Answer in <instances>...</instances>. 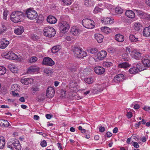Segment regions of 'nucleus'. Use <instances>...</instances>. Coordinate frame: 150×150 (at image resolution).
<instances>
[{"mask_svg":"<svg viewBox=\"0 0 150 150\" xmlns=\"http://www.w3.org/2000/svg\"><path fill=\"white\" fill-rule=\"evenodd\" d=\"M24 15V13L21 11H14L11 15L10 19L13 22L17 23L21 21L23 19Z\"/></svg>","mask_w":150,"mask_h":150,"instance_id":"nucleus-1","label":"nucleus"},{"mask_svg":"<svg viewBox=\"0 0 150 150\" xmlns=\"http://www.w3.org/2000/svg\"><path fill=\"white\" fill-rule=\"evenodd\" d=\"M1 55L2 57L8 59L18 60L19 58V57L17 54L11 51L3 53Z\"/></svg>","mask_w":150,"mask_h":150,"instance_id":"nucleus-2","label":"nucleus"},{"mask_svg":"<svg viewBox=\"0 0 150 150\" xmlns=\"http://www.w3.org/2000/svg\"><path fill=\"white\" fill-rule=\"evenodd\" d=\"M43 34L45 36L47 37L51 38L55 35L56 31L53 28L48 26L44 28L43 30Z\"/></svg>","mask_w":150,"mask_h":150,"instance_id":"nucleus-3","label":"nucleus"},{"mask_svg":"<svg viewBox=\"0 0 150 150\" xmlns=\"http://www.w3.org/2000/svg\"><path fill=\"white\" fill-rule=\"evenodd\" d=\"M7 147L11 150H21V146L19 141L16 140L13 142H9L8 143Z\"/></svg>","mask_w":150,"mask_h":150,"instance_id":"nucleus-4","label":"nucleus"},{"mask_svg":"<svg viewBox=\"0 0 150 150\" xmlns=\"http://www.w3.org/2000/svg\"><path fill=\"white\" fill-rule=\"evenodd\" d=\"M79 82V80L77 77H76L75 78H72L69 83L71 92H75L78 91V87L77 86Z\"/></svg>","mask_w":150,"mask_h":150,"instance_id":"nucleus-5","label":"nucleus"},{"mask_svg":"<svg viewBox=\"0 0 150 150\" xmlns=\"http://www.w3.org/2000/svg\"><path fill=\"white\" fill-rule=\"evenodd\" d=\"M74 56L78 58H81L87 56L86 53L82 51V49L79 47H76L74 49Z\"/></svg>","mask_w":150,"mask_h":150,"instance_id":"nucleus-6","label":"nucleus"},{"mask_svg":"<svg viewBox=\"0 0 150 150\" xmlns=\"http://www.w3.org/2000/svg\"><path fill=\"white\" fill-rule=\"evenodd\" d=\"M82 23L83 26L88 29H92L94 27L95 23L92 20L88 18L83 19Z\"/></svg>","mask_w":150,"mask_h":150,"instance_id":"nucleus-7","label":"nucleus"},{"mask_svg":"<svg viewBox=\"0 0 150 150\" xmlns=\"http://www.w3.org/2000/svg\"><path fill=\"white\" fill-rule=\"evenodd\" d=\"M59 30L62 33H65L68 31L70 26L68 23L65 21H62L59 24Z\"/></svg>","mask_w":150,"mask_h":150,"instance_id":"nucleus-8","label":"nucleus"},{"mask_svg":"<svg viewBox=\"0 0 150 150\" xmlns=\"http://www.w3.org/2000/svg\"><path fill=\"white\" fill-rule=\"evenodd\" d=\"M26 13L28 18L30 20L34 19L38 16L36 11L31 8L28 9L26 11Z\"/></svg>","mask_w":150,"mask_h":150,"instance_id":"nucleus-9","label":"nucleus"},{"mask_svg":"<svg viewBox=\"0 0 150 150\" xmlns=\"http://www.w3.org/2000/svg\"><path fill=\"white\" fill-rule=\"evenodd\" d=\"M106 55L107 52L106 51L101 50L95 56L94 59L96 62L102 60L106 57Z\"/></svg>","mask_w":150,"mask_h":150,"instance_id":"nucleus-10","label":"nucleus"},{"mask_svg":"<svg viewBox=\"0 0 150 150\" xmlns=\"http://www.w3.org/2000/svg\"><path fill=\"white\" fill-rule=\"evenodd\" d=\"M42 63L45 65L50 66L53 65L54 62L51 58L46 57L44 58Z\"/></svg>","mask_w":150,"mask_h":150,"instance_id":"nucleus-11","label":"nucleus"},{"mask_svg":"<svg viewBox=\"0 0 150 150\" xmlns=\"http://www.w3.org/2000/svg\"><path fill=\"white\" fill-rule=\"evenodd\" d=\"M94 70L98 75L103 74L105 71V69L100 66H96L94 68Z\"/></svg>","mask_w":150,"mask_h":150,"instance_id":"nucleus-12","label":"nucleus"},{"mask_svg":"<svg viewBox=\"0 0 150 150\" xmlns=\"http://www.w3.org/2000/svg\"><path fill=\"white\" fill-rule=\"evenodd\" d=\"M54 94V89L52 87H49L47 88L46 92V96L49 98H52Z\"/></svg>","mask_w":150,"mask_h":150,"instance_id":"nucleus-13","label":"nucleus"},{"mask_svg":"<svg viewBox=\"0 0 150 150\" xmlns=\"http://www.w3.org/2000/svg\"><path fill=\"white\" fill-rule=\"evenodd\" d=\"M71 32L73 35L77 36L81 33V30L79 29L78 27L73 26L71 28Z\"/></svg>","mask_w":150,"mask_h":150,"instance_id":"nucleus-14","label":"nucleus"},{"mask_svg":"<svg viewBox=\"0 0 150 150\" xmlns=\"http://www.w3.org/2000/svg\"><path fill=\"white\" fill-rule=\"evenodd\" d=\"M124 79V75L122 74H119L116 75L113 79V81L116 83H119Z\"/></svg>","mask_w":150,"mask_h":150,"instance_id":"nucleus-15","label":"nucleus"},{"mask_svg":"<svg viewBox=\"0 0 150 150\" xmlns=\"http://www.w3.org/2000/svg\"><path fill=\"white\" fill-rule=\"evenodd\" d=\"M101 21L105 25L111 24L114 22L113 20L108 17L103 18Z\"/></svg>","mask_w":150,"mask_h":150,"instance_id":"nucleus-16","label":"nucleus"},{"mask_svg":"<svg viewBox=\"0 0 150 150\" xmlns=\"http://www.w3.org/2000/svg\"><path fill=\"white\" fill-rule=\"evenodd\" d=\"M8 41L5 39H2L0 42V48L4 49L9 44Z\"/></svg>","mask_w":150,"mask_h":150,"instance_id":"nucleus-17","label":"nucleus"},{"mask_svg":"<svg viewBox=\"0 0 150 150\" xmlns=\"http://www.w3.org/2000/svg\"><path fill=\"white\" fill-rule=\"evenodd\" d=\"M94 37L98 43H101L103 41L104 37L101 34L96 33L94 35Z\"/></svg>","mask_w":150,"mask_h":150,"instance_id":"nucleus-18","label":"nucleus"},{"mask_svg":"<svg viewBox=\"0 0 150 150\" xmlns=\"http://www.w3.org/2000/svg\"><path fill=\"white\" fill-rule=\"evenodd\" d=\"M33 81V79L32 78H25L22 79L21 80V83L24 85H28L32 83Z\"/></svg>","mask_w":150,"mask_h":150,"instance_id":"nucleus-19","label":"nucleus"},{"mask_svg":"<svg viewBox=\"0 0 150 150\" xmlns=\"http://www.w3.org/2000/svg\"><path fill=\"white\" fill-rule=\"evenodd\" d=\"M47 20L48 23L51 24H54L56 23L57 21L56 18L52 16H48Z\"/></svg>","mask_w":150,"mask_h":150,"instance_id":"nucleus-20","label":"nucleus"},{"mask_svg":"<svg viewBox=\"0 0 150 150\" xmlns=\"http://www.w3.org/2000/svg\"><path fill=\"white\" fill-rule=\"evenodd\" d=\"M130 55L132 57L136 59H139L141 56L140 53L135 51H132Z\"/></svg>","mask_w":150,"mask_h":150,"instance_id":"nucleus-21","label":"nucleus"},{"mask_svg":"<svg viewBox=\"0 0 150 150\" xmlns=\"http://www.w3.org/2000/svg\"><path fill=\"white\" fill-rule=\"evenodd\" d=\"M24 31L23 27L22 26H19L15 28L14 32L16 34L20 35Z\"/></svg>","mask_w":150,"mask_h":150,"instance_id":"nucleus-22","label":"nucleus"},{"mask_svg":"<svg viewBox=\"0 0 150 150\" xmlns=\"http://www.w3.org/2000/svg\"><path fill=\"white\" fill-rule=\"evenodd\" d=\"M133 28L135 30L138 31L142 28V26L141 23L135 22L133 23Z\"/></svg>","mask_w":150,"mask_h":150,"instance_id":"nucleus-23","label":"nucleus"},{"mask_svg":"<svg viewBox=\"0 0 150 150\" xmlns=\"http://www.w3.org/2000/svg\"><path fill=\"white\" fill-rule=\"evenodd\" d=\"M126 16L129 18H133L135 17V13L131 10H127L125 12Z\"/></svg>","mask_w":150,"mask_h":150,"instance_id":"nucleus-24","label":"nucleus"},{"mask_svg":"<svg viewBox=\"0 0 150 150\" xmlns=\"http://www.w3.org/2000/svg\"><path fill=\"white\" fill-rule=\"evenodd\" d=\"M130 66L128 62H123L122 63L119 64L118 67L120 68H123L124 69H126L129 68Z\"/></svg>","mask_w":150,"mask_h":150,"instance_id":"nucleus-25","label":"nucleus"},{"mask_svg":"<svg viewBox=\"0 0 150 150\" xmlns=\"http://www.w3.org/2000/svg\"><path fill=\"white\" fill-rule=\"evenodd\" d=\"M115 40L119 42H122L124 40V36L120 34H117L115 35Z\"/></svg>","mask_w":150,"mask_h":150,"instance_id":"nucleus-26","label":"nucleus"},{"mask_svg":"<svg viewBox=\"0 0 150 150\" xmlns=\"http://www.w3.org/2000/svg\"><path fill=\"white\" fill-rule=\"evenodd\" d=\"M136 13H137V15L142 18H145V16L146 13L144 12L139 10H136Z\"/></svg>","mask_w":150,"mask_h":150,"instance_id":"nucleus-27","label":"nucleus"},{"mask_svg":"<svg viewBox=\"0 0 150 150\" xmlns=\"http://www.w3.org/2000/svg\"><path fill=\"white\" fill-rule=\"evenodd\" d=\"M136 67L137 68L139 71H141L146 69V68L145 67L142 63H138L136 65Z\"/></svg>","mask_w":150,"mask_h":150,"instance_id":"nucleus-28","label":"nucleus"},{"mask_svg":"<svg viewBox=\"0 0 150 150\" xmlns=\"http://www.w3.org/2000/svg\"><path fill=\"white\" fill-rule=\"evenodd\" d=\"M100 29L103 32L106 34L110 33L112 31L110 28L107 27H102Z\"/></svg>","mask_w":150,"mask_h":150,"instance_id":"nucleus-29","label":"nucleus"},{"mask_svg":"<svg viewBox=\"0 0 150 150\" xmlns=\"http://www.w3.org/2000/svg\"><path fill=\"white\" fill-rule=\"evenodd\" d=\"M84 4L87 6H91L94 5V3L93 0H85Z\"/></svg>","mask_w":150,"mask_h":150,"instance_id":"nucleus-30","label":"nucleus"},{"mask_svg":"<svg viewBox=\"0 0 150 150\" xmlns=\"http://www.w3.org/2000/svg\"><path fill=\"white\" fill-rule=\"evenodd\" d=\"M142 62L145 67H150V60L147 59H145L142 61Z\"/></svg>","mask_w":150,"mask_h":150,"instance_id":"nucleus-31","label":"nucleus"},{"mask_svg":"<svg viewBox=\"0 0 150 150\" xmlns=\"http://www.w3.org/2000/svg\"><path fill=\"white\" fill-rule=\"evenodd\" d=\"M61 48L59 45H57L54 46L51 49V51L53 53H55L57 52Z\"/></svg>","mask_w":150,"mask_h":150,"instance_id":"nucleus-32","label":"nucleus"},{"mask_svg":"<svg viewBox=\"0 0 150 150\" xmlns=\"http://www.w3.org/2000/svg\"><path fill=\"white\" fill-rule=\"evenodd\" d=\"M38 68L31 67L28 69L27 73L28 74H32L35 72L38 71Z\"/></svg>","mask_w":150,"mask_h":150,"instance_id":"nucleus-33","label":"nucleus"},{"mask_svg":"<svg viewBox=\"0 0 150 150\" xmlns=\"http://www.w3.org/2000/svg\"><path fill=\"white\" fill-rule=\"evenodd\" d=\"M5 144V139L3 137H0V149H2Z\"/></svg>","mask_w":150,"mask_h":150,"instance_id":"nucleus-34","label":"nucleus"},{"mask_svg":"<svg viewBox=\"0 0 150 150\" xmlns=\"http://www.w3.org/2000/svg\"><path fill=\"white\" fill-rule=\"evenodd\" d=\"M122 59L125 61H129L130 59L129 54L125 52L122 54Z\"/></svg>","mask_w":150,"mask_h":150,"instance_id":"nucleus-35","label":"nucleus"},{"mask_svg":"<svg viewBox=\"0 0 150 150\" xmlns=\"http://www.w3.org/2000/svg\"><path fill=\"white\" fill-rule=\"evenodd\" d=\"M129 72L130 74H136L138 73L139 71L138 70L137 68L136 67H132L129 69Z\"/></svg>","mask_w":150,"mask_h":150,"instance_id":"nucleus-36","label":"nucleus"},{"mask_svg":"<svg viewBox=\"0 0 150 150\" xmlns=\"http://www.w3.org/2000/svg\"><path fill=\"white\" fill-rule=\"evenodd\" d=\"M98 50L97 48H92L89 49L88 50V52L89 53L95 54L96 53L98 52Z\"/></svg>","mask_w":150,"mask_h":150,"instance_id":"nucleus-37","label":"nucleus"},{"mask_svg":"<svg viewBox=\"0 0 150 150\" xmlns=\"http://www.w3.org/2000/svg\"><path fill=\"white\" fill-rule=\"evenodd\" d=\"M10 70L14 73H16L17 72L18 69L14 65H11L9 66Z\"/></svg>","mask_w":150,"mask_h":150,"instance_id":"nucleus-38","label":"nucleus"},{"mask_svg":"<svg viewBox=\"0 0 150 150\" xmlns=\"http://www.w3.org/2000/svg\"><path fill=\"white\" fill-rule=\"evenodd\" d=\"M129 39L131 42H135L138 41V38L134 35L132 34L130 35Z\"/></svg>","mask_w":150,"mask_h":150,"instance_id":"nucleus-39","label":"nucleus"},{"mask_svg":"<svg viewBox=\"0 0 150 150\" xmlns=\"http://www.w3.org/2000/svg\"><path fill=\"white\" fill-rule=\"evenodd\" d=\"M6 71V69L5 67L0 66V75H4Z\"/></svg>","mask_w":150,"mask_h":150,"instance_id":"nucleus-40","label":"nucleus"},{"mask_svg":"<svg viewBox=\"0 0 150 150\" xmlns=\"http://www.w3.org/2000/svg\"><path fill=\"white\" fill-rule=\"evenodd\" d=\"M143 35L145 37H149L150 36V33L146 28H145L143 31Z\"/></svg>","mask_w":150,"mask_h":150,"instance_id":"nucleus-41","label":"nucleus"},{"mask_svg":"<svg viewBox=\"0 0 150 150\" xmlns=\"http://www.w3.org/2000/svg\"><path fill=\"white\" fill-rule=\"evenodd\" d=\"M85 81L88 84H91L93 82V79L91 77L86 78L84 79Z\"/></svg>","mask_w":150,"mask_h":150,"instance_id":"nucleus-42","label":"nucleus"},{"mask_svg":"<svg viewBox=\"0 0 150 150\" xmlns=\"http://www.w3.org/2000/svg\"><path fill=\"white\" fill-rule=\"evenodd\" d=\"M115 10L116 13L118 14H121L123 12V9L120 7H116Z\"/></svg>","mask_w":150,"mask_h":150,"instance_id":"nucleus-43","label":"nucleus"},{"mask_svg":"<svg viewBox=\"0 0 150 150\" xmlns=\"http://www.w3.org/2000/svg\"><path fill=\"white\" fill-rule=\"evenodd\" d=\"M112 65V63L110 62H105L103 64V66L105 67H108Z\"/></svg>","mask_w":150,"mask_h":150,"instance_id":"nucleus-44","label":"nucleus"},{"mask_svg":"<svg viewBox=\"0 0 150 150\" xmlns=\"http://www.w3.org/2000/svg\"><path fill=\"white\" fill-rule=\"evenodd\" d=\"M11 126V125L7 120L4 119L3 128Z\"/></svg>","mask_w":150,"mask_h":150,"instance_id":"nucleus-45","label":"nucleus"},{"mask_svg":"<svg viewBox=\"0 0 150 150\" xmlns=\"http://www.w3.org/2000/svg\"><path fill=\"white\" fill-rule=\"evenodd\" d=\"M39 90V88L37 86H32L31 90L33 92V93H35L36 91H38Z\"/></svg>","mask_w":150,"mask_h":150,"instance_id":"nucleus-46","label":"nucleus"},{"mask_svg":"<svg viewBox=\"0 0 150 150\" xmlns=\"http://www.w3.org/2000/svg\"><path fill=\"white\" fill-rule=\"evenodd\" d=\"M66 95V92L64 90H60V96L61 98L65 97Z\"/></svg>","mask_w":150,"mask_h":150,"instance_id":"nucleus-47","label":"nucleus"},{"mask_svg":"<svg viewBox=\"0 0 150 150\" xmlns=\"http://www.w3.org/2000/svg\"><path fill=\"white\" fill-rule=\"evenodd\" d=\"M115 50V48L112 47H110L108 49V51L110 53H113Z\"/></svg>","mask_w":150,"mask_h":150,"instance_id":"nucleus-48","label":"nucleus"},{"mask_svg":"<svg viewBox=\"0 0 150 150\" xmlns=\"http://www.w3.org/2000/svg\"><path fill=\"white\" fill-rule=\"evenodd\" d=\"M63 2L67 5H69L71 4L72 0H62Z\"/></svg>","mask_w":150,"mask_h":150,"instance_id":"nucleus-49","label":"nucleus"},{"mask_svg":"<svg viewBox=\"0 0 150 150\" xmlns=\"http://www.w3.org/2000/svg\"><path fill=\"white\" fill-rule=\"evenodd\" d=\"M9 13V11L8 10H5L4 11L3 15V18L5 20H6L7 19V17Z\"/></svg>","mask_w":150,"mask_h":150,"instance_id":"nucleus-50","label":"nucleus"},{"mask_svg":"<svg viewBox=\"0 0 150 150\" xmlns=\"http://www.w3.org/2000/svg\"><path fill=\"white\" fill-rule=\"evenodd\" d=\"M38 59V58L36 57H33L30 58L29 61L30 62H35Z\"/></svg>","mask_w":150,"mask_h":150,"instance_id":"nucleus-51","label":"nucleus"},{"mask_svg":"<svg viewBox=\"0 0 150 150\" xmlns=\"http://www.w3.org/2000/svg\"><path fill=\"white\" fill-rule=\"evenodd\" d=\"M101 9L99 8L98 7L96 6L94 8L93 10V13H96L101 11Z\"/></svg>","mask_w":150,"mask_h":150,"instance_id":"nucleus-52","label":"nucleus"},{"mask_svg":"<svg viewBox=\"0 0 150 150\" xmlns=\"http://www.w3.org/2000/svg\"><path fill=\"white\" fill-rule=\"evenodd\" d=\"M142 108L145 111L150 112V107L148 106H144Z\"/></svg>","mask_w":150,"mask_h":150,"instance_id":"nucleus-53","label":"nucleus"},{"mask_svg":"<svg viewBox=\"0 0 150 150\" xmlns=\"http://www.w3.org/2000/svg\"><path fill=\"white\" fill-rule=\"evenodd\" d=\"M132 144L133 146L135 148H137L139 147V145L138 143L136 142H132Z\"/></svg>","mask_w":150,"mask_h":150,"instance_id":"nucleus-54","label":"nucleus"},{"mask_svg":"<svg viewBox=\"0 0 150 150\" xmlns=\"http://www.w3.org/2000/svg\"><path fill=\"white\" fill-rule=\"evenodd\" d=\"M11 94L14 96H17L19 95L18 93L16 92V91H11Z\"/></svg>","mask_w":150,"mask_h":150,"instance_id":"nucleus-55","label":"nucleus"},{"mask_svg":"<svg viewBox=\"0 0 150 150\" xmlns=\"http://www.w3.org/2000/svg\"><path fill=\"white\" fill-rule=\"evenodd\" d=\"M18 88V85L17 84H14L12 86L11 88V90L12 91H16L17 90Z\"/></svg>","mask_w":150,"mask_h":150,"instance_id":"nucleus-56","label":"nucleus"},{"mask_svg":"<svg viewBox=\"0 0 150 150\" xmlns=\"http://www.w3.org/2000/svg\"><path fill=\"white\" fill-rule=\"evenodd\" d=\"M105 7L108 9H110L112 8V6L111 5L106 3L105 4Z\"/></svg>","mask_w":150,"mask_h":150,"instance_id":"nucleus-57","label":"nucleus"},{"mask_svg":"<svg viewBox=\"0 0 150 150\" xmlns=\"http://www.w3.org/2000/svg\"><path fill=\"white\" fill-rule=\"evenodd\" d=\"M41 146L43 147H45L47 145V143L45 140H43L40 143Z\"/></svg>","mask_w":150,"mask_h":150,"instance_id":"nucleus-58","label":"nucleus"},{"mask_svg":"<svg viewBox=\"0 0 150 150\" xmlns=\"http://www.w3.org/2000/svg\"><path fill=\"white\" fill-rule=\"evenodd\" d=\"M131 49L130 47H126V51L125 52H126V53H128L129 54L131 52Z\"/></svg>","mask_w":150,"mask_h":150,"instance_id":"nucleus-59","label":"nucleus"},{"mask_svg":"<svg viewBox=\"0 0 150 150\" xmlns=\"http://www.w3.org/2000/svg\"><path fill=\"white\" fill-rule=\"evenodd\" d=\"M43 71L46 74H48L51 72V71L48 68H45L44 69Z\"/></svg>","mask_w":150,"mask_h":150,"instance_id":"nucleus-60","label":"nucleus"},{"mask_svg":"<svg viewBox=\"0 0 150 150\" xmlns=\"http://www.w3.org/2000/svg\"><path fill=\"white\" fill-rule=\"evenodd\" d=\"M99 131L101 132H103L105 131V127L102 126H99Z\"/></svg>","mask_w":150,"mask_h":150,"instance_id":"nucleus-61","label":"nucleus"},{"mask_svg":"<svg viewBox=\"0 0 150 150\" xmlns=\"http://www.w3.org/2000/svg\"><path fill=\"white\" fill-rule=\"evenodd\" d=\"M132 116V113L131 112H129L127 113V116L128 118H131Z\"/></svg>","mask_w":150,"mask_h":150,"instance_id":"nucleus-62","label":"nucleus"},{"mask_svg":"<svg viewBox=\"0 0 150 150\" xmlns=\"http://www.w3.org/2000/svg\"><path fill=\"white\" fill-rule=\"evenodd\" d=\"M2 28H1V32H4L6 30V27L4 25H2Z\"/></svg>","mask_w":150,"mask_h":150,"instance_id":"nucleus-63","label":"nucleus"},{"mask_svg":"<svg viewBox=\"0 0 150 150\" xmlns=\"http://www.w3.org/2000/svg\"><path fill=\"white\" fill-rule=\"evenodd\" d=\"M145 19H147L148 20H149L150 19V15L148 14L147 13H146V15L145 16V18H144Z\"/></svg>","mask_w":150,"mask_h":150,"instance_id":"nucleus-64","label":"nucleus"}]
</instances>
